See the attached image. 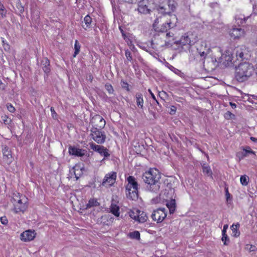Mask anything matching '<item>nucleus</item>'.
I'll return each instance as SVG.
<instances>
[{
    "mask_svg": "<svg viewBox=\"0 0 257 257\" xmlns=\"http://www.w3.org/2000/svg\"><path fill=\"white\" fill-rule=\"evenodd\" d=\"M142 179L147 184L146 190L151 192L157 193L160 188L161 174L156 168H150L144 172Z\"/></svg>",
    "mask_w": 257,
    "mask_h": 257,
    "instance_id": "1",
    "label": "nucleus"
},
{
    "mask_svg": "<svg viewBox=\"0 0 257 257\" xmlns=\"http://www.w3.org/2000/svg\"><path fill=\"white\" fill-rule=\"evenodd\" d=\"M178 19L177 16L175 15H170L169 19H168L167 21L161 25L160 28H155L156 31L161 33L162 37H166V39L165 41L168 45L174 40V34L171 32H168V31L176 27Z\"/></svg>",
    "mask_w": 257,
    "mask_h": 257,
    "instance_id": "2",
    "label": "nucleus"
},
{
    "mask_svg": "<svg viewBox=\"0 0 257 257\" xmlns=\"http://www.w3.org/2000/svg\"><path fill=\"white\" fill-rule=\"evenodd\" d=\"M254 70V67L251 64L246 62L240 63L236 67L235 78L238 82H244L252 75Z\"/></svg>",
    "mask_w": 257,
    "mask_h": 257,
    "instance_id": "3",
    "label": "nucleus"
},
{
    "mask_svg": "<svg viewBox=\"0 0 257 257\" xmlns=\"http://www.w3.org/2000/svg\"><path fill=\"white\" fill-rule=\"evenodd\" d=\"M198 40L197 34L195 32H188L181 36L180 40L174 42L178 46V48L187 51Z\"/></svg>",
    "mask_w": 257,
    "mask_h": 257,
    "instance_id": "4",
    "label": "nucleus"
},
{
    "mask_svg": "<svg viewBox=\"0 0 257 257\" xmlns=\"http://www.w3.org/2000/svg\"><path fill=\"white\" fill-rule=\"evenodd\" d=\"M12 202L14 205L13 211L16 213H24L28 208V198L17 192L13 193Z\"/></svg>",
    "mask_w": 257,
    "mask_h": 257,
    "instance_id": "5",
    "label": "nucleus"
},
{
    "mask_svg": "<svg viewBox=\"0 0 257 257\" xmlns=\"http://www.w3.org/2000/svg\"><path fill=\"white\" fill-rule=\"evenodd\" d=\"M127 184L126 186L127 197L132 200H136L138 198V184L136 178L130 176L127 178Z\"/></svg>",
    "mask_w": 257,
    "mask_h": 257,
    "instance_id": "6",
    "label": "nucleus"
},
{
    "mask_svg": "<svg viewBox=\"0 0 257 257\" xmlns=\"http://www.w3.org/2000/svg\"><path fill=\"white\" fill-rule=\"evenodd\" d=\"M233 54L235 55L236 60L239 61L247 59L250 56L248 49L244 46L236 47L233 50Z\"/></svg>",
    "mask_w": 257,
    "mask_h": 257,
    "instance_id": "7",
    "label": "nucleus"
},
{
    "mask_svg": "<svg viewBox=\"0 0 257 257\" xmlns=\"http://www.w3.org/2000/svg\"><path fill=\"white\" fill-rule=\"evenodd\" d=\"M233 53L230 50H227L224 54H222L218 61L227 67L231 65L234 62Z\"/></svg>",
    "mask_w": 257,
    "mask_h": 257,
    "instance_id": "8",
    "label": "nucleus"
},
{
    "mask_svg": "<svg viewBox=\"0 0 257 257\" xmlns=\"http://www.w3.org/2000/svg\"><path fill=\"white\" fill-rule=\"evenodd\" d=\"M90 136L93 140L97 144H102L105 141L106 136L105 133L99 131L97 127L91 128Z\"/></svg>",
    "mask_w": 257,
    "mask_h": 257,
    "instance_id": "9",
    "label": "nucleus"
},
{
    "mask_svg": "<svg viewBox=\"0 0 257 257\" xmlns=\"http://www.w3.org/2000/svg\"><path fill=\"white\" fill-rule=\"evenodd\" d=\"M177 3L174 1L168 0L167 2V7L169 11H167V8L164 7H160L158 9L160 13L162 14L164 16L168 15L170 17V15H172V12H174L177 7Z\"/></svg>",
    "mask_w": 257,
    "mask_h": 257,
    "instance_id": "10",
    "label": "nucleus"
},
{
    "mask_svg": "<svg viewBox=\"0 0 257 257\" xmlns=\"http://www.w3.org/2000/svg\"><path fill=\"white\" fill-rule=\"evenodd\" d=\"M167 213L165 208H159L154 210L152 214L151 218L157 223L162 222L166 217Z\"/></svg>",
    "mask_w": 257,
    "mask_h": 257,
    "instance_id": "11",
    "label": "nucleus"
},
{
    "mask_svg": "<svg viewBox=\"0 0 257 257\" xmlns=\"http://www.w3.org/2000/svg\"><path fill=\"white\" fill-rule=\"evenodd\" d=\"M89 145L90 147L92 150L98 152L101 156H104V158L102 159V161H103L105 158H107L110 156V154L108 152V150L104 146L96 145L93 142L90 143Z\"/></svg>",
    "mask_w": 257,
    "mask_h": 257,
    "instance_id": "12",
    "label": "nucleus"
},
{
    "mask_svg": "<svg viewBox=\"0 0 257 257\" xmlns=\"http://www.w3.org/2000/svg\"><path fill=\"white\" fill-rule=\"evenodd\" d=\"M116 178V173L115 172H111L107 174L102 183V185L105 187H110L113 185L115 182Z\"/></svg>",
    "mask_w": 257,
    "mask_h": 257,
    "instance_id": "13",
    "label": "nucleus"
},
{
    "mask_svg": "<svg viewBox=\"0 0 257 257\" xmlns=\"http://www.w3.org/2000/svg\"><path fill=\"white\" fill-rule=\"evenodd\" d=\"M2 151L4 161L8 165L10 164L14 160L11 150L7 146H5L3 147Z\"/></svg>",
    "mask_w": 257,
    "mask_h": 257,
    "instance_id": "14",
    "label": "nucleus"
},
{
    "mask_svg": "<svg viewBox=\"0 0 257 257\" xmlns=\"http://www.w3.org/2000/svg\"><path fill=\"white\" fill-rule=\"evenodd\" d=\"M35 236V231L27 230L21 234V239L25 242L30 241L33 240Z\"/></svg>",
    "mask_w": 257,
    "mask_h": 257,
    "instance_id": "15",
    "label": "nucleus"
},
{
    "mask_svg": "<svg viewBox=\"0 0 257 257\" xmlns=\"http://www.w3.org/2000/svg\"><path fill=\"white\" fill-rule=\"evenodd\" d=\"M229 35L234 39H239L244 35V31L240 28H232L229 31Z\"/></svg>",
    "mask_w": 257,
    "mask_h": 257,
    "instance_id": "16",
    "label": "nucleus"
},
{
    "mask_svg": "<svg viewBox=\"0 0 257 257\" xmlns=\"http://www.w3.org/2000/svg\"><path fill=\"white\" fill-rule=\"evenodd\" d=\"M68 152L70 155L77 157H82L85 155L86 151L84 149L77 148L75 147L70 146Z\"/></svg>",
    "mask_w": 257,
    "mask_h": 257,
    "instance_id": "17",
    "label": "nucleus"
},
{
    "mask_svg": "<svg viewBox=\"0 0 257 257\" xmlns=\"http://www.w3.org/2000/svg\"><path fill=\"white\" fill-rule=\"evenodd\" d=\"M197 51L201 58L205 59L210 52L209 47L207 46L206 42H202L201 48H198Z\"/></svg>",
    "mask_w": 257,
    "mask_h": 257,
    "instance_id": "18",
    "label": "nucleus"
},
{
    "mask_svg": "<svg viewBox=\"0 0 257 257\" xmlns=\"http://www.w3.org/2000/svg\"><path fill=\"white\" fill-rule=\"evenodd\" d=\"M97 121H99V123L96 124V125L99 128H103L105 125V120L103 117L99 114L95 115L92 118L91 123H95Z\"/></svg>",
    "mask_w": 257,
    "mask_h": 257,
    "instance_id": "19",
    "label": "nucleus"
},
{
    "mask_svg": "<svg viewBox=\"0 0 257 257\" xmlns=\"http://www.w3.org/2000/svg\"><path fill=\"white\" fill-rule=\"evenodd\" d=\"M119 207L116 204V202L112 201L109 207L110 212L115 217H119L120 215Z\"/></svg>",
    "mask_w": 257,
    "mask_h": 257,
    "instance_id": "20",
    "label": "nucleus"
},
{
    "mask_svg": "<svg viewBox=\"0 0 257 257\" xmlns=\"http://www.w3.org/2000/svg\"><path fill=\"white\" fill-rule=\"evenodd\" d=\"M42 69L46 73H48L50 71V62L47 58H44L42 62Z\"/></svg>",
    "mask_w": 257,
    "mask_h": 257,
    "instance_id": "21",
    "label": "nucleus"
},
{
    "mask_svg": "<svg viewBox=\"0 0 257 257\" xmlns=\"http://www.w3.org/2000/svg\"><path fill=\"white\" fill-rule=\"evenodd\" d=\"M202 168L203 172L206 175L210 177V178H211L212 179L213 178L212 172V171L211 170L210 166L206 163H203L202 165Z\"/></svg>",
    "mask_w": 257,
    "mask_h": 257,
    "instance_id": "22",
    "label": "nucleus"
},
{
    "mask_svg": "<svg viewBox=\"0 0 257 257\" xmlns=\"http://www.w3.org/2000/svg\"><path fill=\"white\" fill-rule=\"evenodd\" d=\"M83 22L85 25H83L82 27L85 30H87L88 28H90L92 20V18L89 15H87L84 17Z\"/></svg>",
    "mask_w": 257,
    "mask_h": 257,
    "instance_id": "23",
    "label": "nucleus"
},
{
    "mask_svg": "<svg viewBox=\"0 0 257 257\" xmlns=\"http://www.w3.org/2000/svg\"><path fill=\"white\" fill-rule=\"evenodd\" d=\"M138 11L139 13L142 14H147L150 13V10L148 9L146 5H143L141 3L139 5Z\"/></svg>",
    "mask_w": 257,
    "mask_h": 257,
    "instance_id": "24",
    "label": "nucleus"
},
{
    "mask_svg": "<svg viewBox=\"0 0 257 257\" xmlns=\"http://www.w3.org/2000/svg\"><path fill=\"white\" fill-rule=\"evenodd\" d=\"M166 205L169 210L170 214L173 213L176 208L175 200L174 199H171L167 202Z\"/></svg>",
    "mask_w": 257,
    "mask_h": 257,
    "instance_id": "25",
    "label": "nucleus"
},
{
    "mask_svg": "<svg viewBox=\"0 0 257 257\" xmlns=\"http://www.w3.org/2000/svg\"><path fill=\"white\" fill-rule=\"evenodd\" d=\"M138 217H137V221L140 223H144L146 222L148 219V216L147 214L144 212H142L139 210L138 211Z\"/></svg>",
    "mask_w": 257,
    "mask_h": 257,
    "instance_id": "26",
    "label": "nucleus"
},
{
    "mask_svg": "<svg viewBox=\"0 0 257 257\" xmlns=\"http://www.w3.org/2000/svg\"><path fill=\"white\" fill-rule=\"evenodd\" d=\"M136 98L138 106L142 108L144 106V99L143 95L140 93H137L136 94Z\"/></svg>",
    "mask_w": 257,
    "mask_h": 257,
    "instance_id": "27",
    "label": "nucleus"
},
{
    "mask_svg": "<svg viewBox=\"0 0 257 257\" xmlns=\"http://www.w3.org/2000/svg\"><path fill=\"white\" fill-rule=\"evenodd\" d=\"M248 17H247L245 18L244 16L240 15L238 16H235V21L236 23L238 25H242L245 23L246 19H247Z\"/></svg>",
    "mask_w": 257,
    "mask_h": 257,
    "instance_id": "28",
    "label": "nucleus"
},
{
    "mask_svg": "<svg viewBox=\"0 0 257 257\" xmlns=\"http://www.w3.org/2000/svg\"><path fill=\"white\" fill-rule=\"evenodd\" d=\"M99 205V203L96 199L91 198L89 200L88 203L86 205L87 208H90L92 207L97 206Z\"/></svg>",
    "mask_w": 257,
    "mask_h": 257,
    "instance_id": "29",
    "label": "nucleus"
},
{
    "mask_svg": "<svg viewBox=\"0 0 257 257\" xmlns=\"http://www.w3.org/2000/svg\"><path fill=\"white\" fill-rule=\"evenodd\" d=\"M125 56L126 57V60L125 61V63H127L128 62H131V63H133V57L132 55V53L128 49L125 51Z\"/></svg>",
    "mask_w": 257,
    "mask_h": 257,
    "instance_id": "30",
    "label": "nucleus"
},
{
    "mask_svg": "<svg viewBox=\"0 0 257 257\" xmlns=\"http://www.w3.org/2000/svg\"><path fill=\"white\" fill-rule=\"evenodd\" d=\"M80 48H81V46L79 44L78 40H75V44H74L75 51H74V53L73 54L74 57H75L77 56V55L78 54V53L80 52Z\"/></svg>",
    "mask_w": 257,
    "mask_h": 257,
    "instance_id": "31",
    "label": "nucleus"
},
{
    "mask_svg": "<svg viewBox=\"0 0 257 257\" xmlns=\"http://www.w3.org/2000/svg\"><path fill=\"white\" fill-rule=\"evenodd\" d=\"M248 181H249V177L248 176H247L246 175L241 176V177L240 178V183L243 186H246L248 183Z\"/></svg>",
    "mask_w": 257,
    "mask_h": 257,
    "instance_id": "32",
    "label": "nucleus"
},
{
    "mask_svg": "<svg viewBox=\"0 0 257 257\" xmlns=\"http://www.w3.org/2000/svg\"><path fill=\"white\" fill-rule=\"evenodd\" d=\"M238 225H232L231 226L232 231V235L235 237H237L239 235V232L237 231Z\"/></svg>",
    "mask_w": 257,
    "mask_h": 257,
    "instance_id": "33",
    "label": "nucleus"
},
{
    "mask_svg": "<svg viewBox=\"0 0 257 257\" xmlns=\"http://www.w3.org/2000/svg\"><path fill=\"white\" fill-rule=\"evenodd\" d=\"M73 169L74 170V173L76 179L77 180L79 178L80 176L81 175L80 172L81 171V169H80L79 166H75L73 168Z\"/></svg>",
    "mask_w": 257,
    "mask_h": 257,
    "instance_id": "34",
    "label": "nucleus"
},
{
    "mask_svg": "<svg viewBox=\"0 0 257 257\" xmlns=\"http://www.w3.org/2000/svg\"><path fill=\"white\" fill-rule=\"evenodd\" d=\"M245 249L250 252L255 251L257 250L256 246L251 244H246Z\"/></svg>",
    "mask_w": 257,
    "mask_h": 257,
    "instance_id": "35",
    "label": "nucleus"
},
{
    "mask_svg": "<svg viewBox=\"0 0 257 257\" xmlns=\"http://www.w3.org/2000/svg\"><path fill=\"white\" fill-rule=\"evenodd\" d=\"M7 14V11L5 10V8L4 5L0 2V15L1 17L4 18L6 17Z\"/></svg>",
    "mask_w": 257,
    "mask_h": 257,
    "instance_id": "36",
    "label": "nucleus"
},
{
    "mask_svg": "<svg viewBox=\"0 0 257 257\" xmlns=\"http://www.w3.org/2000/svg\"><path fill=\"white\" fill-rule=\"evenodd\" d=\"M138 211H139V210H136V211H131L130 212V216L133 219H134L135 220H136L137 221V217H138V214H139V212H138Z\"/></svg>",
    "mask_w": 257,
    "mask_h": 257,
    "instance_id": "37",
    "label": "nucleus"
},
{
    "mask_svg": "<svg viewBox=\"0 0 257 257\" xmlns=\"http://www.w3.org/2000/svg\"><path fill=\"white\" fill-rule=\"evenodd\" d=\"M105 88L109 94H111L113 93L114 90L113 87L111 84L109 83H106L105 85Z\"/></svg>",
    "mask_w": 257,
    "mask_h": 257,
    "instance_id": "38",
    "label": "nucleus"
},
{
    "mask_svg": "<svg viewBox=\"0 0 257 257\" xmlns=\"http://www.w3.org/2000/svg\"><path fill=\"white\" fill-rule=\"evenodd\" d=\"M130 236L132 238L139 239L140 238V233L138 231H135L130 233Z\"/></svg>",
    "mask_w": 257,
    "mask_h": 257,
    "instance_id": "39",
    "label": "nucleus"
},
{
    "mask_svg": "<svg viewBox=\"0 0 257 257\" xmlns=\"http://www.w3.org/2000/svg\"><path fill=\"white\" fill-rule=\"evenodd\" d=\"M247 156V154L245 151L243 150V152H239L237 154V157L239 158V160L242 159L244 157Z\"/></svg>",
    "mask_w": 257,
    "mask_h": 257,
    "instance_id": "40",
    "label": "nucleus"
},
{
    "mask_svg": "<svg viewBox=\"0 0 257 257\" xmlns=\"http://www.w3.org/2000/svg\"><path fill=\"white\" fill-rule=\"evenodd\" d=\"M224 117L226 119H234L235 115L230 111L226 112L224 114Z\"/></svg>",
    "mask_w": 257,
    "mask_h": 257,
    "instance_id": "41",
    "label": "nucleus"
},
{
    "mask_svg": "<svg viewBox=\"0 0 257 257\" xmlns=\"http://www.w3.org/2000/svg\"><path fill=\"white\" fill-rule=\"evenodd\" d=\"M170 69L174 73L176 74L177 75H178L179 76H181L183 74V73H182V72L180 70L177 69V68L174 67L172 66H171Z\"/></svg>",
    "mask_w": 257,
    "mask_h": 257,
    "instance_id": "42",
    "label": "nucleus"
},
{
    "mask_svg": "<svg viewBox=\"0 0 257 257\" xmlns=\"http://www.w3.org/2000/svg\"><path fill=\"white\" fill-rule=\"evenodd\" d=\"M120 84L123 88L126 89L127 91H130L129 85L127 82L122 80L121 81Z\"/></svg>",
    "mask_w": 257,
    "mask_h": 257,
    "instance_id": "43",
    "label": "nucleus"
},
{
    "mask_svg": "<svg viewBox=\"0 0 257 257\" xmlns=\"http://www.w3.org/2000/svg\"><path fill=\"white\" fill-rule=\"evenodd\" d=\"M222 237L221 238L222 241L223 242L224 244L227 245V241H229V238L226 234H222Z\"/></svg>",
    "mask_w": 257,
    "mask_h": 257,
    "instance_id": "44",
    "label": "nucleus"
},
{
    "mask_svg": "<svg viewBox=\"0 0 257 257\" xmlns=\"http://www.w3.org/2000/svg\"><path fill=\"white\" fill-rule=\"evenodd\" d=\"M0 221L4 225H7L8 223V220L6 216H2L0 218Z\"/></svg>",
    "mask_w": 257,
    "mask_h": 257,
    "instance_id": "45",
    "label": "nucleus"
},
{
    "mask_svg": "<svg viewBox=\"0 0 257 257\" xmlns=\"http://www.w3.org/2000/svg\"><path fill=\"white\" fill-rule=\"evenodd\" d=\"M7 108L8 110L11 112H14L15 111V107L11 103H8L7 104Z\"/></svg>",
    "mask_w": 257,
    "mask_h": 257,
    "instance_id": "46",
    "label": "nucleus"
},
{
    "mask_svg": "<svg viewBox=\"0 0 257 257\" xmlns=\"http://www.w3.org/2000/svg\"><path fill=\"white\" fill-rule=\"evenodd\" d=\"M225 197H226V200L227 201H228L230 197V194H229L228 192V188L225 189Z\"/></svg>",
    "mask_w": 257,
    "mask_h": 257,
    "instance_id": "47",
    "label": "nucleus"
},
{
    "mask_svg": "<svg viewBox=\"0 0 257 257\" xmlns=\"http://www.w3.org/2000/svg\"><path fill=\"white\" fill-rule=\"evenodd\" d=\"M243 150L245 151L246 152L247 154L250 153V154L255 155V152L254 151H253L252 150H251L249 147L247 148L246 149H243Z\"/></svg>",
    "mask_w": 257,
    "mask_h": 257,
    "instance_id": "48",
    "label": "nucleus"
},
{
    "mask_svg": "<svg viewBox=\"0 0 257 257\" xmlns=\"http://www.w3.org/2000/svg\"><path fill=\"white\" fill-rule=\"evenodd\" d=\"M148 91L150 93V94L151 95L152 98L154 100H156V98L154 95V94L152 92V91H151V89H149L148 90Z\"/></svg>",
    "mask_w": 257,
    "mask_h": 257,
    "instance_id": "49",
    "label": "nucleus"
},
{
    "mask_svg": "<svg viewBox=\"0 0 257 257\" xmlns=\"http://www.w3.org/2000/svg\"><path fill=\"white\" fill-rule=\"evenodd\" d=\"M228 228V225L225 224L223 226V228L222 230V234H226V230Z\"/></svg>",
    "mask_w": 257,
    "mask_h": 257,
    "instance_id": "50",
    "label": "nucleus"
},
{
    "mask_svg": "<svg viewBox=\"0 0 257 257\" xmlns=\"http://www.w3.org/2000/svg\"><path fill=\"white\" fill-rule=\"evenodd\" d=\"M51 112L52 113V116L54 117V115L56 116V113L53 107H51Z\"/></svg>",
    "mask_w": 257,
    "mask_h": 257,
    "instance_id": "51",
    "label": "nucleus"
},
{
    "mask_svg": "<svg viewBox=\"0 0 257 257\" xmlns=\"http://www.w3.org/2000/svg\"><path fill=\"white\" fill-rule=\"evenodd\" d=\"M159 23V19L157 18L155 20L154 23L153 24V27L155 28L157 25Z\"/></svg>",
    "mask_w": 257,
    "mask_h": 257,
    "instance_id": "52",
    "label": "nucleus"
},
{
    "mask_svg": "<svg viewBox=\"0 0 257 257\" xmlns=\"http://www.w3.org/2000/svg\"><path fill=\"white\" fill-rule=\"evenodd\" d=\"M125 1L130 4L137 3V0H125Z\"/></svg>",
    "mask_w": 257,
    "mask_h": 257,
    "instance_id": "53",
    "label": "nucleus"
},
{
    "mask_svg": "<svg viewBox=\"0 0 257 257\" xmlns=\"http://www.w3.org/2000/svg\"><path fill=\"white\" fill-rule=\"evenodd\" d=\"M229 104L232 108H235L236 107V105L234 103L230 102H229Z\"/></svg>",
    "mask_w": 257,
    "mask_h": 257,
    "instance_id": "54",
    "label": "nucleus"
},
{
    "mask_svg": "<svg viewBox=\"0 0 257 257\" xmlns=\"http://www.w3.org/2000/svg\"><path fill=\"white\" fill-rule=\"evenodd\" d=\"M250 139L253 142L257 143V138L251 137Z\"/></svg>",
    "mask_w": 257,
    "mask_h": 257,
    "instance_id": "55",
    "label": "nucleus"
},
{
    "mask_svg": "<svg viewBox=\"0 0 257 257\" xmlns=\"http://www.w3.org/2000/svg\"><path fill=\"white\" fill-rule=\"evenodd\" d=\"M7 118V116L6 115L4 116L3 117V120L4 121V122L6 123V118Z\"/></svg>",
    "mask_w": 257,
    "mask_h": 257,
    "instance_id": "56",
    "label": "nucleus"
},
{
    "mask_svg": "<svg viewBox=\"0 0 257 257\" xmlns=\"http://www.w3.org/2000/svg\"><path fill=\"white\" fill-rule=\"evenodd\" d=\"M2 85H4V84H3V83L2 82V81H1V80H0V89H2H2H3V88H2V87H1V86H2Z\"/></svg>",
    "mask_w": 257,
    "mask_h": 257,
    "instance_id": "57",
    "label": "nucleus"
},
{
    "mask_svg": "<svg viewBox=\"0 0 257 257\" xmlns=\"http://www.w3.org/2000/svg\"><path fill=\"white\" fill-rule=\"evenodd\" d=\"M171 111H172V112H173H173H174V113H175V110L173 109H171Z\"/></svg>",
    "mask_w": 257,
    "mask_h": 257,
    "instance_id": "58",
    "label": "nucleus"
},
{
    "mask_svg": "<svg viewBox=\"0 0 257 257\" xmlns=\"http://www.w3.org/2000/svg\"><path fill=\"white\" fill-rule=\"evenodd\" d=\"M156 102V103H157L158 104H159V102L157 101V100L156 99V100H155Z\"/></svg>",
    "mask_w": 257,
    "mask_h": 257,
    "instance_id": "59",
    "label": "nucleus"
},
{
    "mask_svg": "<svg viewBox=\"0 0 257 257\" xmlns=\"http://www.w3.org/2000/svg\"><path fill=\"white\" fill-rule=\"evenodd\" d=\"M255 66H256V73L257 74V64H256Z\"/></svg>",
    "mask_w": 257,
    "mask_h": 257,
    "instance_id": "60",
    "label": "nucleus"
},
{
    "mask_svg": "<svg viewBox=\"0 0 257 257\" xmlns=\"http://www.w3.org/2000/svg\"><path fill=\"white\" fill-rule=\"evenodd\" d=\"M89 79H90L91 80H92V76H90V78H89Z\"/></svg>",
    "mask_w": 257,
    "mask_h": 257,
    "instance_id": "61",
    "label": "nucleus"
},
{
    "mask_svg": "<svg viewBox=\"0 0 257 257\" xmlns=\"http://www.w3.org/2000/svg\"><path fill=\"white\" fill-rule=\"evenodd\" d=\"M142 1V0H137V3H138V2H141Z\"/></svg>",
    "mask_w": 257,
    "mask_h": 257,
    "instance_id": "62",
    "label": "nucleus"
},
{
    "mask_svg": "<svg viewBox=\"0 0 257 257\" xmlns=\"http://www.w3.org/2000/svg\"><path fill=\"white\" fill-rule=\"evenodd\" d=\"M123 32V30H121V32ZM122 35H123V34H122Z\"/></svg>",
    "mask_w": 257,
    "mask_h": 257,
    "instance_id": "63",
    "label": "nucleus"
}]
</instances>
